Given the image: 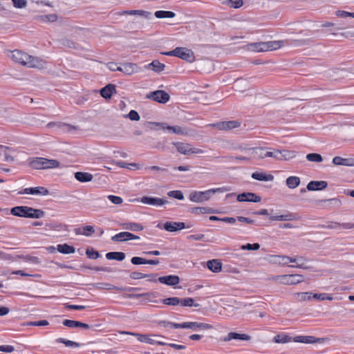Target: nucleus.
<instances>
[{"label":"nucleus","instance_id":"obj_29","mask_svg":"<svg viewBox=\"0 0 354 354\" xmlns=\"http://www.w3.org/2000/svg\"><path fill=\"white\" fill-rule=\"evenodd\" d=\"M251 177L257 180L260 181H272L274 176L272 174H267L264 172H254L252 174Z\"/></svg>","mask_w":354,"mask_h":354},{"label":"nucleus","instance_id":"obj_7","mask_svg":"<svg viewBox=\"0 0 354 354\" xmlns=\"http://www.w3.org/2000/svg\"><path fill=\"white\" fill-rule=\"evenodd\" d=\"M173 145L176 147V150L183 155L202 154L204 153L203 149L193 147L189 143L176 142H174Z\"/></svg>","mask_w":354,"mask_h":354},{"label":"nucleus","instance_id":"obj_48","mask_svg":"<svg viewBox=\"0 0 354 354\" xmlns=\"http://www.w3.org/2000/svg\"><path fill=\"white\" fill-rule=\"evenodd\" d=\"M307 261V259L302 257V256H298L297 257V264L290 266L292 268H299L302 269H308V267L306 266L305 262Z\"/></svg>","mask_w":354,"mask_h":354},{"label":"nucleus","instance_id":"obj_41","mask_svg":"<svg viewBox=\"0 0 354 354\" xmlns=\"http://www.w3.org/2000/svg\"><path fill=\"white\" fill-rule=\"evenodd\" d=\"M37 19L41 22H54L57 19V16L55 14H50L38 16Z\"/></svg>","mask_w":354,"mask_h":354},{"label":"nucleus","instance_id":"obj_3","mask_svg":"<svg viewBox=\"0 0 354 354\" xmlns=\"http://www.w3.org/2000/svg\"><path fill=\"white\" fill-rule=\"evenodd\" d=\"M228 190L227 187H223L210 189L204 192L194 191L190 193L189 198L192 202L202 203L208 201L214 194L223 193Z\"/></svg>","mask_w":354,"mask_h":354},{"label":"nucleus","instance_id":"obj_14","mask_svg":"<svg viewBox=\"0 0 354 354\" xmlns=\"http://www.w3.org/2000/svg\"><path fill=\"white\" fill-rule=\"evenodd\" d=\"M19 194L46 196L49 194V191L44 187H35L25 188L22 191L19 192Z\"/></svg>","mask_w":354,"mask_h":354},{"label":"nucleus","instance_id":"obj_24","mask_svg":"<svg viewBox=\"0 0 354 354\" xmlns=\"http://www.w3.org/2000/svg\"><path fill=\"white\" fill-rule=\"evenodd\" d=\"M158 281L167 286H175L179 283L180 279L176 275H167L158 277Z\"/></svg>","mask_w":354,"mask_h":354},{"label":"nucleus","instance_id":"obj_57","mask_svg":"<svg viewBox=\"0 0 354 354\" xmlns=\"http://www.w3.org/2000/svg\"><path fill=\"white\" fill-rule=\"evenodd\" d=\"M260 248V245L259 243H247L246 245H243L241 246V250H257Z\"/></svg>","mask_w":354,"mask_h":354},{"label":"nucleus","instance_id":"obj_1","mask_svg":"<svg viewBox=\"0 0 354 354\" xmlns=\"http://www.w3.org/2000/svg\"><path fill=\"white\" fill-rule=\"evenodd\" d=\"M9 56L15 62L29 68H39L42 66L41 62L38 58L19 50L11 51Z\"/></svg>","mask_w":354,"mask_h":354},{"label":"nucleus","instance_id":"obj_43","mask_svg":"<svg viewBox=\"0 0 354 354\" xmlns=\"http://www.w3.org/2000/svg\"><path fill=\"white\" fill-rule=\"evenodd\" d=\"M56 342L58 343L64 344L67 347L77 348L80 346V344L77 342L71 340H68L62 337L57 339Z\"/></svg>","mask_w":354,"mask_h":354},{"label":"nucleus","instance_id":"obj_37","mask_svg":"<svg viewBox=\"0 0 354 354\" xmlns=\"http://www.w3.org/2000/svg\"><path fill=\"white\" fill-rule=\"evenodd\" d=\"M146 68H151V69L153 71H155L156 73H160L165 69V65L162 63H160L158 60H154L151 63H150L149 64L146 66Z\"/></svg>","mask_w":354,"mask_h":354},{"label":"nucleus","instance_id":"obj_52","mask_svg":"<svg viewBox=\"0 0 354 354\" xmlns=\"http://www.w3.org/2000/svg\"><path fill=\"white\" fill-rule=\"evenodd\" d=\"M274 262L279 265L286 266L288 264V257L277 255L274 257Z\"/></svg>","mask_w":354,"mask_h":354},{"label":"nucleus","instance_id":"obj_49","mask_svg":"<svg viewBox=\"0 0 354 354\" xmlns=\"http://www.w3.org/2000/svg\"><path fill=\"white\" fill-rule=\"evenodd\" d=\"M180 305L181 306H195L198 307L200 305L198 304H194V299L190 297H187L184 299H180Z\"/></svg>","mask_w":354,"mask_h":354},{"label":"nucleus","instance_id":"obj_32","mask_svg":"<svg viewBox=\"0 0 354 354\" xmlns=\"http://www.w3.org/2000/svg\"><path fill=\"white\" fill-rule=\"evenodd\" d=\"M249 48L251 50L256 51V52L268 51V41L250 44Z\"/></svg>","mask_w":354,"mask_h":354},{"label":"nucleus","instance_id":"obj_26","mask_svg":"<svg viewBox=\"0 0 354 354\" xmlns=\"http://www.w3.org/2000/svg\"><path fill=\"white\" fill-rule=\"evenodd\" d=\"M232 339L250 340V337L247 334H239L234 332H230L223 338L224 342H230Z\"/></svg>","mask_w":354,"mask_h":354},{"label":"nucleus","instance_id":"obj_4","mask_svg":"<svg viewBox=\"0 0 354 354\" xmlns=\"http://www.w3.org/2000/svg\"><path fill=\"white\" fill-rule=\"evenodd\" d=\"M29 165L34 169H46L59 167V161L53 159H47L36 157L28 159Z\"/></svg>","mask_w":354,"mask_h":354},{"label":"nucleus","instance_id":"obj_46","mask_svg":"<svg viewBox=\"0 0 354 354\" xmlns=\"http://www.w3.org/2000/svg\"><path fill=\"white\" fill-rule=\"evenodd\" d=\"M191 212L195 214H203L212 213L213 210L210 207H193Z\"/></svg>","mask_w":354,"mask_h":354},{"label":"nucleus","instance_id":"obj_9","mask_svg":"<svg viewBox=\"0 0 354 354\" xmlns=\"http://www.w3.org/2000/svg\"><path fill=\"white\" fill-rule=\"evenodd\" d=\"M266 148L263 147H251L249 149L250 151V158L251 159H263L265 158H272V151H265Z\"/></svg>","mask_w":354,"mask_h":354},{"label":"nucleus","instance_id":"obj_10","mask_svg":"<svg viewBox=\"0 0 354 354\" xmlns=\"http://www.w3.org/2000/svg\"><path fill=\"white\" fill-rule=\"evenodd\" d=\"M156 126H159L163 130H168L173 133L182 136H187L189 134V130L183 128L180 126H169L166 123H155Z\"/></svg>","mask_w":354,"mask_h":354},{"label":"nucleus","instance_id":"obj_40","mask_svg":"<svg viewBox=\"0 0 354 354\" xmlns=\"http://www.w3.org/2000/svg\"><path fill=\"white\" fill-rule=\"evenodd\" d=\"M154 15L158 19H162L173 18L176 16V14L171 11L158 10L155 12Z\"/></svg>","mask_w":354,"mask_h":354},{"label":"nucleus","instance_id":"obj_28","mask_svg":"<svg viewBox=\"0 0 354 354\" xmlns=\"http://www.w3.org/2000/svg\"><path fill=\"white\" fill-rule=\"evenodd\" d=\"M115 86L114 84H109L102 88L100 91V95L105 99H110L113 93H115Z\"/></svg>","mask_w":354,"mask_h":354},{"label":"nucleus","instance_id":"obj_35","mask_svg":"<svg viewBox=\"0 0 354 354\" xmlns=\"http://www.w3.org/2000/svg\"><path fill=\"white\" fill-rule=\"evenodd\" d=\"M57 250L59 252L64 254H73L75 252V248L73 246L66 243L57 245Z\"/></svg>","mask_w":354,"mask_h":354},{"label":"nucleus","instance_id":"obj_5","mask_svg":"<svg viewBox=\"0 0 354 354\" xmlns=\"http://www.w3.org/2000/svg\"><path fill=\"white\" fill-rule=\"evenodd\" d=\"M163 54L168 56L177 57L189 62H193L194 59L193 52L183 47H177L173 50L164 53Z\"/></svg>","mask_w":354,"mask_h":354},{"label":"nucleus","instance_id":"obj_15","mask_svg":"<svg viewBox=\"0 0 354 354\" xmlns=\"http://www.w3.org/2000/svg\"><path fill=\"white\" fill-rule=\"evenodd\" d=\"M261 200L259 196L252 192H244L237 196V201L239 202H254L259 203Z\"/></svg>","mask_w":354,"mask_h":354},{"label":"nucleus","instance_id":"obj_47","mask_svg":"<svg viewBox=\"0 0 354 354\" xmlns=\"http://www.w3.org/2000/svg\"><path fill=\"white\" fill-rule=\"evenodd\" d=\"M130 15H138L145 19H149L151 16V13L142 10H131Z\"/></svg>","mask_w":354,"mask_h":354},{"label":"nucleus","instance_id":"obj_20","mask_svg":"<svg viewBox=\"0 0 354 354\" xmlns=\"http://www.w3.org/2000/svg\"><path fill=\"white\" fill-rule=\"evenodd\" d=\"M216 129L221 131H227L240 126V122L236 120L217 122Z\"/></svg>","mask_w":354,"mask_h":354},{"label":"nucleus","instance_id":"obj_11","mask_svg":"<svg viewBox=\"0 0 354 354\" xmlns=\"http://www.w3.org/2000/svg\"><path fill=\"white\" fill-rule=\"evenodd\" d=\"M147 97L156 102L162 104L167 102L170 99L169 95L162 90H158L151 92L150 94L147 95Z\"/></svg>","mask_w":354,"mask_h":354},{"label":"nucleus","instance_id":"obj_42","mask_svg":"<svg viewBox=\"0 0 354 354\" xmlns=\"http://www.w3.org/2000/svg\"><path fill=\"white\" fill-rule=\"evenodd\" d=\"M155 274H144L140 272H132L130 274V277L132 279H141L146 277H155Z\"/></svg>","mask_w":354,"mask_h":354},{"label":"nucleus","instance_id":"obj_54","mask_svg":"<svg viewBox=\"0 0 354 354\" xmlns=\"http://www.w3.org/2000/svg\"><path fill=\"white\" fill-rule=\"evenodd\" d=\"M319 227L323 229H340L341 223L337 222H328L326 225H320Z\"/></svg>","mask_w":354,"mask_h":354},{"label":"nucleus","instance_id":"obj_30","mask_svg":"<svg viewBox=\"0 0 354 354\" xmlns=\"http://www.w3.org/2000/svg\"><path fill=\"white\" fill-rule=\"evenodd\" d=\"M122 333L136 336L138 337V340L140 342H145V343H148L149 344H156V341L154 339L150 338L149 336H147L146 335H141L139 333L127 332V331H124Z\"/></svg>","mask_w":354,"mask_h":354},{"label":"nucleus","instance_id":"obj_21","mask_svg":"<svg viewBox=\"0 0 354 354\" xmlns=\"http://www.w3.org/2000/svg\"><path fill=\"white\" fill-rule=\"evenodd\" d=\"M185 227V224L183 222L167 221L164 224V229L171 232L183 230Z\"/></svg>","mask_w":354,"mask_h":354},{"label":"nucleus","instance_id":"obj_12","mask_svg":"<svg viewBox=\"0 0 354 354\" xmlns=\"http://www.w3.org/2000/svg\"><path fill=\"white\" fill-rule=\"evenodd\" d=\"M93 287L96 289L115 290L120 291H132L140 289L132 287H118L108 283H96L93 284Z\"/></svg>","mask_w":354,"mask_h":354},{"label":"nucleus","instance_id":"obj_31","mask_svg":"<svg viewBox=\"0 0 354 354\" xmlns=\"http://www.w3.org/2000/svg\"><path fill=\"white\" fill-rule=\"evenodd\" d=\"M75 178L77 180L81 183H87L91 181L93 176L90 173L77 171L75 173Z\"/></svg>","mask_w":354,"mask_h":354},{"label":"nucleus","instance_id":"obj_18","mask_svg":"<svg viewBox=\"0 0 354 354\" xmlns=\"http://www.w3.org/2000/svg\"><path fill=\"white\" fill-rule=\"evenodd\" d=\"M294 157V152L288 150H274L272 151V158L277 160H290Z\"/></svg>","mask_w":354,"mask_h":354},{"label":"nucleus","instance_id":"obj_27","mask_svg":"<svg viewBox=\"0 0 354 354\" xmlns=\"http://www.w3.org/2000/svg\"><path fill=\"white\" fill-rule=\"evenodd\" d=\"M120 225L124 230H131L133 232H139L144 229L143 226L138 223H122Z\"/></svg>","mask_w":354,"mask_h":354},{"label":"nucleus","instance_id":"obj_60","mask_svg":"<svg viewBox=\"0 0 354 354\" xmlns=\"http://www.w3.org/2000/svg\"><path fill=\"white\" fill-rule=\"evenodd\" d=\"M227 5L234 8H239L243 6L242 0H228Z\"/></svg>","mask_w":354,"mask_h":354},{"label":"nucleus","instance_id":"obj_59","mask_svg":"<svg viewBox=\"0 0 354 354\" xmlns=\"http://www.w3.org/2000/svg\"><path fill=\"white\" fill-rule=\"evenodd\" d=\"M86 254L88 258L91 259H96L100 257L99 252L93 249H87L86 251Z\"/></svg>","mask_w":354,"mask_h":354},{"label":"nucleus","instance_id":"obj_22","mask_svg":"<svg viewBox=\"0 0 354 354\" xmlns=\"http://www.w3.org/2000/svg\"><path fill=\"white\" fill-rule=\"evenodd\" d=\"M328 183L326 181L324 180H313L308 183L307 185V189L309 191H319L324 189L327 187Z\"/></svg>","mask_w":354,"mask_h":354},{"label":"nucleus","instance_id":"obj_62","mask_svg":"<svg viewBox=\"0 0 354 354\" xmlns=\"http://www.w3.org/2000/svg\"><path fill=\"white\" fill-rule=\"evenodd\" d=\"M16 8H24L27 5V0H11Z\"/></svg>","mask_w":354,"mask_h":354},{"label":"nucleus","instance_id":"obj_44","mask_svg":"<svg viewBox=\"0 0 354 354\" xmlns=\"http://www.w3.org/2000/svg\"><path fill=\"white\" fill-rule=\"evenodd\" d=\"M161 302L165 305L178 306L180 305V300L178 297H169L161 300Z\"/></svg>","mask_w":354,"mask_h":354},{"label":"nucleus","instance_id":"obj_51","mask_svg":"<svg viewBox=\"0 0 354 354\" xmlns=\"http://www.w3.org/2000/svg\"><path fill=\"white\" fill-rule=\"evenodd\" d=\"M158 293L154 292H149L144 293V300L149 302H155L157 303V301L155 299L157 297Z\"/></svg>","mask_w":354,"mask_h":354},{"label":"nucleus","instance_id":"obj_6","mask_svg":"<svg viewBox=\"0 0 354 354\" xmlns=\"http://www.w3.org/2000/svg\"><path fill=\"white\" fill-rule=\"evenodd\" d=\"M273 279L281 284L295 285L303 281L304 277L301 274H284L276 276Z\"/></svg>","mask_w":354,"mask_h":354},{"label":"nucleus","instance_id":"obj_55","mask_svg":"<svg viewBox=\"0 0 354 354\" xmlns=\"http://www.w3.org/2000/svg\"><path fill=\"white\" fill-rule=\"evenodd\" d=\"M48 324L49 323L47 320H39L35 322H28L25 325L28 326H45Z\"/></svg>","mask_w":354,"mask_h":354},{"label":"nucleus","instance_id":"obj_19","mask_svg":"<svg viewBox=\"0 0 354 354\" xmlns=\"http://www.w3.org/2000/svg\"><path fill=\"white\" fill-rule=\"evenodd\" d=\"M47 127H49V128H56L60 132H69L72 130H74L75 129V127L71 125V124H66V123H63V122H49L48 124H47Z\"/></svg>","mask_w":354,"mask_h":354},{"label":"nucleus","instance_id":"obj_61","mask_svg":"<svg viewBox=\"0 0 354 354\" xmlns=\"http://www.w3.org/2000/svg\"><path fill=\"white\" fill-rule=\"evenodd\" d=\"M95 232V230L91 225H86L82 228V234L86 236H91Z\"/></svg>","mask_w":354,"mask_h":354},{"label":"nucleus","instance_id":"obj_16","mask_svg":"<svg viewBox=\"0 0 354 354\" xmlns=\"http://www.w3.org/2000/svg\"><path fill=\"white\" fill-rule=\"evenodd\" d=\"M140 201L147 205L153 206H162L168 203L167 200L157 197L144 196L141 198Z\"/></svg>","mask_w":354,"mask_h":354},{"label":"nucleus","instance_id":"obj_56","mask_svg":"<svg viewBox=\"0 0 354 354\" xmlns=\"http://www.w3.org/2000/svg\"><path fill=\"white\" fill-rule=\"evenodd\" d=\"M63 324L68 328H79L80 322L71 319H64L63 321Z\"/></svg>","mask_w":354,"mask_h":354},{"label":"nucleus","instance_id":"obj_39","mask_svg":"<svg viewBox=\"0 0 354 354\" xmlns=\"http://www.w3.org/2000/svg\"><path fill=\"white\" fill-rule=\"evenodd\" d=\"M286 185L290 189H295L300 184V178L297 176H290L286 179Z\"/></svg>","mask_w":354,"mask_h":354},{"label":"nucleus","instance_id":"obj_53","mask_svg":"<svg viewBox=\"0 0 354 354\" xmlns=\"http://www.w3.org/2000/svg\"><path fill=\"white\" fill-rule=\"evenodd\" d=\"M167 195L169 196V197H172V198H176V199H178V200H183L184 199V196H183V194L181 191L180 190H174V191H170L167 193Z\"/></svg>","mask_w":354,"mask_h":354},{"label":"nucleus","instance_id":"obj_8","mask_svg":"<svg viewBox=\"0 0 354 354\" xmlns=\"http://www.w3.org/2000/svg\"><path fill=\"white\" fill-rule=\"evenodd\" d=\"M175 326L180 328H189L194 331L208 330L212 328V326L209 324L196 322H183L180 325H175Z\"/></svg>","mask_w":354,"mask_h":354},{"label":"nucleus","instance_id":"obj_45","mask_svg":"<svg viewBox=\"0 0 354 354\" xmlns=\"http://www.w3.org/2000/svg\"><path fill=\"white\" fill-rule=\"evenodd\" d=\"M284 44L283 41H268V50H274L280 48Z\"/></svg>","mask_w":354,"mask_h":354},{"label":"nucleus","instance_id":"obj_50","mask_svg":"<svg viewBox=\"0 0 354 354\" xmlns=\"http://www.w3.org/2000/svg\"><path fill=\"white\" fill-rule=\"evenodd\" d=\"M306 159L310 162H321L323 160L322 156L319 153H312L306 156Z\"/></svg>","mask_w":354,"mask_h":354},{"label":"nucleus","instance_id":"obj_23","mask_svg":"<svg viewBox=\"0 0 354 354\" xmlns=\"http://www.w3.org/2000/svg\"><path fill=\"white\" fill-rule=\"evenodd\" d=\"M333 164L335 165H343L347 167H354V158H344L340 156H335L333 158L332 160Z\"/></svg>","mask_w":354,"mask_h":354},{"label":"nucleus","instance_id":"obj_17","mask_svg":"<svg viewBox=\"0 0 354 354\" xmlns=\"http://www.w3.org/2000/svg\"><path fill=\"white\" fill-rule=\"evenodd\" d=\"M119 71L127 75H131L133 73H138L140 71V68L133 63H124L120 66Z\"/></svg>","mask_w":354,"mask_h":354},{"label":"nucleus","instance_id":"obj_2","mask_svg":"<svg viewBox=\"0 0 354 354\" xmlns=\"http://www.w3.org/2000/svg\"><path fill=\"white\" fill-rule=\"evenodd\" d=\"M10 213L16 216L40 218L44 216V212L28 206H16L11 209Z\"/></svg>","mask_w":354,"mask_h":354},{"label":"nucleus","instance_id":"obj_36","mask_svg":"<svg viewBox=\"0 0 354 354\" xmlns=\"http://www.w3.org/2000/svg\"><path fill=\"white\" fill-rule=\"evenodd\" d=\"M106 258L109 260L121 261L125 259V254L122 252H110L106 254Z\"/></svg>","mask_w":354,"mask_h":354},{"label":"nucleus","instance_id":"obj_33","mask_svg":"<svg viewBox=\"0 0 354 354\" xmlns=\"http://www.w3.org/2000/svg\"><path fill=\"white\" fill-rule=\"evenodd\" d=\"M207 268L213 272H218L222 269V263L218 259L209 260L207 262Z\"/></svg>","mask_w":354,"mask_h":354},{"label":"nucleus","instance_id":"obj_34","mask_svg":"<svg viewBox=\"0 0 354 354\" xmlns=\"http://www.w3.org/2000/svg\"><path fill=\"white\" fill-rule=\"evenodd\" d=\"M131 233L129 232H122L111 237V240L114 242H122L130 240Z\"/></svg>","mask_w":354,"mask_h":354},{"label":"nucleus","instance_id":"obj_63","mask_svg":"<svg viewBox=\"0 0 354 354\" xmlns=\"http://www.w3.org/2000/svg\"><path fill=\"white\" fill-rule=\"evenodd\" d=\"M131 262L133 265L146 264L147 259L139 257H133L131 258Z\"/></svg>","mask_w":354,"mask_h":354},{"label":"nucleus","instance_id":"obj_13","mask_svg":"<svg viewBox=\"0 0 354 354\" xmlns=\"http://www.w3.org/2000/svg\"><path fill=\"white\" fill-rule=\"evenodd\" d=\"M292 341L298 343H304V344H322L324 342V338L315 337L314 336L310 335H298L295 336Z\"/></svg>","mask_w":354,"mask_h":354},{"label":"nucleus","instance_id":"obj_38","mask_svg":"<svg viewBox=\"0 0 354 354\" xmlns=\"http://www.w3.org/2000/svg\"><path fill=\"white\" fill-rule=\"evenodd\" d=\"M292 341V337L286 333H279L274 337V342L278 344H285Z\"/></svg>","mask_w":354,"mask_h":354},{"label":"nucleus","instance_id":"obj_58","mask_svg":"<svg viewBox=\"0 0 354 354\" xmlns=\"http://www.w3.org/2000/svg\"><path fill=\"white\" fill-rule=\"evenodd\" d=\"M313 292H299L297 293L298 299L301 301L310 300L312 299Z\"/></svg>","mask_w":354,"mask_h":354},{"label":"nucleus","instance_id":"obj_64","mask_svg":"<svg viewBox=\"0 0 354 354\" xmlns=\"http://www.w3.org/2000/svg\"><path fill=\"white\" fill-rule=\"evenodd\" d=\"M108 198L111 203L115 205H120L123 202L122 198L118 196L109 195Z\"/></svg>","mask_w":354,"mask_h":354},{"label":"nucleus","instance_id":"obj_25","mask_svg":"<svg viewBox=\"0 0 354 354\" xmlns=\"http://www.w3.org/2000/svg\"><path fill=\"white\" fill-rule=\"evenodd\" d=\"M270 219L272 221H297L299 219V216L295 213L289 212L279 216H270Z\"/></svg>","mask_w":354,"mask_h":354}]
</instances>
